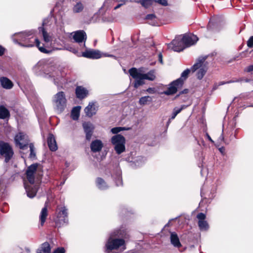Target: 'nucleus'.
Instances as JSON below:
<instances>
[{
    "instance_id": "19",
    "label": "nucleus",
    "mask_w": 253,
    "mask_h": 253,
    "mask_svg": "<svg viewBox=\"0 0 253 253\" xmlns=\"http://www.w3.org/2000/svg\"><path fill=\"white\" fill-rule=\"evenodd\" d=\"M199 220L198 225L202 230H207L209 228V225L206 221L205 220L206 218V215L203 213H200L197 216Z\"/></svg>"
},
{
    "instance_id": "7",
    "label": "nucleus",
    "mask_w": 253,
    "mask_h": 253,
    "mask_svg": "<svg viewBox=\"0 0 253 253\" xmlns=\"http://www.w3.org/2000/svg\"><path fill=\"white\" fill-rule=\"evenodd\" d=\"M111 141L117 154H121L125 151L126 139L123 135L116 134L111 138Z\"/></svg>"
},
{
    "instance_id": "49",
    "label": "nucleus",
    "mask_w": 253,
    "mask_h": 253,
    "mask_svg": "<svg viewBox=\"0 0 253 253\" xmlns=\"http://www.w3.org/2000/svg\"><path fill=\"white\" fill-rule=\"evenodd\" d=\"M117 186L122 185V179L121 177L119 176L118 180L116 181Z\"/></svg>"
},
{
    "instance_id": "53",
    "label": "nucleus",
    "mask_w": 253,
    "mask_h": 253,
    "mask_svg": "<svg viewBox=\"0 0 253 253\" xmlns=\"http://www.w3.org/2000/svg\"><path fill=\"white\" fill-rule=\"evenodd\" d=\"M206 136L211 142L212 143L214 142V141L212 140V139L211 138V137H210L208 133H206Z\"/></svg>"
},
{
    "instance_id": "24",
    "label": "nucleus",
    "mask_w": 253,
    "mask_h": 253,
    "mask_svg": "<svg viewBox=\"0 0 253 253\" xmlns=\"http://www.w3.org/2000/svg\"><path fill=\"white\" fill-rule=\"evenodd\" d=\"M170 239V242L173 246L177 248L181 247V245L180 243L179 238L176 233L171 232Z\"/></svg>"
},
{
    "instance_id": "44",
    "label": "nucleus",
    "mask_w": 253,
    "mask_h": 253,
    "mask_svg": "<svg viewBox=\"0 0 253 253\" xmlns=\"http://www.w3.org/2000/svg\"><path fill=\"white\" fill-rule=\"evenodd\" d=\"M66 49L67 50L74 53V54H77L78 53V50L73 47L69 46V47H66Z\"/></svg>"
},
{
    "instance_id": "39",
    "label": "nucleus",
    "mask_w": 253,
    "mask_h": 253,
    "mask_svg": "<svg viewBox=\"0 0 253 253\" xmlns=\"http://www.w3.org/2000/svg\"><path fill=\"white\" fill-rule=\"evenodd\" d=\"M190 72V70L189 69H187L186 70H184L181 75V77L179 79H181V80L183 81V82L184 80H185L188 76Z\"/></svg>"
},
{
    "instance_id": "52",
    "label": "nucleus",
    "mask_w": 253,
    "mask_h": 253,
    "mask_svg": "<svg viewBox=\"0 0 253 253\" xmlns=\"http://www.w3.org/2000/svg\"><path fill=\"white\" fill-rule=\"evenodd\" d=\"M159 61L161 63H163L162 55L161 53L159 55Z\"/></svg>"
},
{
    "instance_id": "36",
    "label": "nucleus",
    "mask_w": 253,
    "mask_h": 253,
    "mask_svg": "<svg viewBox=\"0 0 253 253\" xmlns=\"http://www.w3.org/2000/svg\"><path fill=\"white\" fill-rule=\"evenodd\" d=\"M183 108L184 106H181L180 108L177 107L174 108L170 119H174L176 115L179 114Z\"/></svg>"
},
{
    "instance_id": "1",
    "label": "nucleus",
    "mask_w": 253,
    "mask_h": 253,
    "mask_svg": "<svg viewBox=\"0 0 253 253\" xmlns=\"http://www.w3.org/2000/svg\"><path fill=\"white\" fill-rule=\"evenodd\" d=\"M34 32L33 30L15 33L12 36L13 41L20 45L26 47H32L36 44L39 50L43 53H49L51 50L47 49L40 46V42L37 38H34Z\"/></svg>"
},
{
    "instance_id": "55",
    "label": "nucleus",
    "mask_w": 253,
    "mask_h": 253,
    "mask_svg": "<svg viewBox=\"0 0 253 253\" xmlns=\"http://www.w3.org/2000/svg\"><path fill=\"white\" fill-rule=\"evenodd\" d=\"M124 4H122V3H120L119 4H118L115 8V9H117L120 7L122 5H124Z\"/></svg>"
},
{
    "instance_id": "8",
    "label": "nucleus",
    "mask_w": 253,
    "mask_h": 253,
    "mask_svg": "<svg viewBox=\"0 0 253 253\" xmlns=\"http://www.w3.org/2000/svg\"><path fill=\"white\" fill-rule=\"evenodd\" d=\"M14 154L12 147L6 142L0 141V156L6 163L9 162Z\"/></svg>"
},
{
    "instance_id": "54",
    "label": "nucleus",
    "mask_w": 253,
    "mask_h": 253,
    "mask_svg": "<svg viewBox=\"0 0 253 253\" xmlns=\"http://www.w3.org/2000/svg\"><path fill=\"white\" fill-rule=\"evenodd\" d=\"M0 211L3 213H6L8 211L7 209H5L4 208H2L0 209Z\"/></svg>"
},
{
    "instance_id": "56",
    "label": "nucleus",
    "mask_w": 253,
    "mask_h": 253,
    "mask_svg": "<svg viewBox=\"0 0 253 253\" xmlns=\"http://www.w3.org/2000/svg\"><path fill=\"white\" fill-rule=\"evenodd\" d=\"M225 84H227V82H220L218 84V85H223Z\"/></svg>"
},
{
    "instance_id": "58",
    "label": "nucleus",
    "mask_w": 253,
    "mask_h": 253,
    "mask_svg": "<svg viewBox=\"0 0 253 253\" xmlns=\"http://www.w3.org/2000/svg\"><path fill=\"white\" fill-rule=\"evenodd\" d=\"M224 149L223 147H221V148H220L219 149L220 152H221V153H223V150Z\"/></svg>"
},
{
    "instance_id": "28",
    "label": "nucleus",
    "mask_w": 253,
    "mask_h": 253,
    "mask_svg": "<svg viewBox=\"0 0 253 253\" xmlns=\"http://www.w3.org/2000/svg\"><path fill=\"white\" fill-rule=\"evenodd\" d=\"M48 215V212L46 207H44L42 209L40 215V220L41 222V224L43 225L44 223L45 222L47 216Z\"/></svg>"
},
{
    "instance_id": "59",
    "label": "nucleus",
    "mask_w": 253,
    "mask_h": 253,
    "mask_svg": "<svg viewBox=\"0 0 253 253\" xmlns=\"http://www.w3.org/2000/svg\"><path fill=\"white\" fill-rule=\"evenodd\" d=\"M55 49H56V50H60V49H61V48H55Z\"/></svg>"
},
{
    "instance_id": "14",
    "label": "nucleus",
    "mask_w": 253,
    "mask_h": 253,
    "mask_svg": "<svg viewBox=\"0 0 253 253\" xmlns=\"http://www.w3.org/2000/svg\"><path fill=\"white\" fill-rule=\"evenodd\" d=\"M67 215V209L65 207H62L57 215V222H59L62 225L67 224L68 221Z\"/></svg>"
},
{
    "instance_id": "29",
    "label": "nucleus",
    "mask_w": 253,
    "mask_h": 253,
    "mask_svg": "<svg viewBox=\"0 0 253 253\" xmlns=\"http://www.w3.org/2000/svg\"><path fill=\"white\" fill-rule=\"evenodd\" d=\"M81 109L80 106L75 107L73 108L71 116L74 120H77L79 119Z\"/></svg>"
},
{
    "instance_id": "22",
    "label": "nucleus",
    "mask_w": 253,
    "mask_h": 253,
    "mask_svg": "<svg viewBox=\"0 0 253 253\" xmlns=\"http://www.w3.org/2000/svg\"><path fill=\"white\" fill-rule=\"evenodd\" d=\"M47 144L50 150L55 151L57 149V145L53 135L49 134L47 137Z\"/></svg>"
},
{
    "instance_id": "15",
    "label": "nucleus",
    "mask_w": 253,
    "mask_h": 253,
    "mask_svg": "<svg viewBox=\"0 0 253 253\" xmlns=\"http://www.w3.org/2000/svg\"><path fill=\"white\" fill-rule=\"evenodd\" d=\"M82 56L88 58L99 59L102 56V54L98 50L89 49L83 52Z\"/></svg>"
},
{
    "instance_id": "13",
    "label": "nucleus",
    "mask_w": 253,
    "mask_h": 253,
    "mask_svg": "<svg viewBox=\"0 0 253 253\" xmlns=\"http://www.w3.org/2000/svg\"><path fill=\"white\" fill-rule=\"evenodd\" d=\"M182 40L185 47H189L194 44L198 40V38L194 35H184L182 37Z\"/></svg>"
},
{
    "instance_id": "34",
    "label": "nucleus",
    "mask_w": 253,
    "mask_h": 253,
    "mask_svg": "<svg viewBox=\"0 0 253 253\" xmlns=\"http://www.w3.org/2000/svg\"><path fill=\"white\" fill-rule=\"evenodd\" d=\"M146 19L149 20L148 21L149 24L153 26L156 25V16L155 15L153 14H148L146 16Z\"/></svg>"
},
{
    "instance_id": "12",
    "label": "nucleus",
    "mask_w": 253,
    "mask_h": 253,
    "mask_svg": "<svg viewBox=\"0 0 253 253\" xmlns=\"http://www.w3.org/2000/svg\"><path fill=\"white\" fill-rule=\"evenodd\" d=\"M45 77L46 78H52L53 79L54 84H58V81L60 79H62L60 76V72L55 69L54 67H51L50 70L48 71V72L45 74Z\"/></svg>"
},
{
    "instance_id": "3",
    "label": "nucleus",
    "mask_w": 253,
    "mask_h": 253,
    "mask_svg": "<svg viewBox=\"0 0 253 253\" xmlns=\"http://www.w3.org/2000/svg\"><path fill=\"white\" fill-rule=\"evenodd\" d=\"M39 165L35 164L29 167L26 171L27 178L30 185L25 184V188L27 195L30 198H34L37 192L38 185H33L35 182V175L37 174Z\"/></svg>"
},
{
    "instance_id": "4",
    "label": "nucleus",
    "mask_w": 253,
    "mask_h": 253,
    "mask_svg": "<svg viewBox=\"0 0 253 253\" xmlns=\"http://www.w3.org/2000/svg\"><path fill=\"white\" fill-rule=\"evenodd\" d=\"M123 235L119 231H117L111 233L105 244L106 252L110 253L113 250H117L120 247L123 250H125V242L124 239L117 238V237Z\"/></svg>"
},
{
    "instance_id": "6",
    "label": "nucleus",
    "mask_w": 253,
    "mask_h": 253,
    "mask_svg": "<svg viewBox=\"0 0 253 253\" xmlns=\"http://www.w3.org/2000/svg\"><path fill=\"white\" fill-rule=\"evenodd\" d=\"M67 100L63 91L57 93L53 97V103L54 109L58 113H61L66 106Z\"/></svg>"
},
{
    "instance_id": "18",
    "label": "nucleus",
    "mask_w": 253,
    "mask_h": 253,
    "mask_svg": "<svg viewBox=\"0 0 253 253\" xmlns=\"http://www.w3.org/2000/svg\"><path fill=\"white\" fill-rule=\"evenodd\" d=\"M73 38L77 42L80 43L83 42H85L86 39L85 33L84 31H78L74 32ZM84 46H85V43H84Z\"/></svg>"
},
{
    "instance_id": "27",
    "label": "nucleus",
    "mask_w": 253,
    "mask_h": 253,
    "mask_svg": "<svg viewBox=\"0 0 253 253\" xmlns=\"http://www.w3.org/2000/svg\"><path fill=\"white\" fill-rule=\"evenodd\" d=\"M40 34H42L44 41L46 43L49 42L51 41V37L49 35L47 32L45 30L43 27L39 28Z\"/></svg>"
},
{
    "instance_id": "23",
    "label": "nucleus",
    "mask_w": 253,
    "mask_h": 253,
    "mask_svg": "<svg viewBox=\"0 0 253 253\" xmlns=\"http://www.w3.org/2000/svg\"><path fill=\"white\" fill-rule=\"evenodd\" d=\"M0 83L1 86L6 89H11L13 86L12 82L5 77H2L0 78Z\"/></svg>"
},
{
    "instance_id": "51",
    "label": "nucleus",
    "mask_w": 253,
    "mask_h": 253,
    "mask_svg": "<svg viewBox=\"0 0 253 253\" xmlns=\"http://www.w3.org/2000/svg\"><path fill=\"white\" fill-rule=\"evenodd\" d=\"M4 51L5 49L2 46L0 45V56H2L4 54Z\"/></svg>"
},
{
    "instance_id": "60",
    "label": "nucleus",
    "mask_w": 253,
    "mask_h": 253,
    "mask_svg": "<svg viewBox=\"0 0 253 253\" xmlns=\"http://www.w3.org/2000/svg\"><path fill=\"white\" fill-rule=\"evenodd\" d=\"M245 81H246V82H248V80H245Z\"/></svg>"
},
{
    "instance_id": "47",
    "label": "nucleus",
    "mask_w": 253,
    "mask_h": 253,
    "mask_svg": "<svg viewBox=\"0 0 253 253\" xmlns=\"http://www.w3.org/2000/svg\"><path fill=\"white\" fill-rule=\"evenodd\" d=\"M146 91L149 93L153 94L156 92V90L155 88L149 87L147 89Z\"/></svg>"
},
{
    "instance_id": "43",
    "label": "nucleus",
    "mask_w": 253,
    "mask_h": 253,
    "mask_svg": "<svg viewBox=\"0 0 253 253\" xmlns=\"http://www.w3.org/2000/svg\"><path fill=\"white\" fill-rule=\"evenodd\" d=\"M42 65V62H38L34 67V70L35 72H37L38 70L40 69L41 67V66Z\"/></svg>"
},
{
    "instance_id": "50",
    "label": "nucleus",
    "mask_w": 253,
    "mask_h": 253,
    "mask_svg": "<svg viewBox=\"0 0 253 253\" xmlns=\"http://www.w3.org/2000/svg\"><path fill=\"white\" fill-rule=\"evenodd\" d=\"M244 80L242 79H240L239 80H230L228 82H227V84H230V83H235V82H242V81H243Z\"/></svg>"
},
{
    "instance_id": "33",
    "label": "nucleus",
    "mask_w": 253,
    "mask_h": 253,
    "mask_svg": "<svg viewBox=\"0 0 253 253\" xmlns=\"http://www.w3.org/2000/svg\"><path fill=\"white\" fill-rule=\"evenodd\" d=\"M253 97V91H252L251 92H246L242 94H241L239 97H235L234 98V100H235L236 98H239L240 99H249L251 97Z\"/></svg>"
},
{
    "instance_id": "26",
    "label": "nucleus",
    "mask_w": 253,
    "mask_h": 253,
    "mask_svg": "<svg viewBox=\"0 0 253 253\" xmlns=\"http://www.w3.org/2000/svg\"><path fill=\"white\" fill-rule=\"evenodd\" d=\"M84 9V4L80 1H77L73 6L72 10L75 13H80Z\"/></svg>"
},
{
    "instance_id": "25",
    "label": "nucleus",
    "mask_w": 253,
    "mask_h": 253,
    "mask_svg": "<svg viewBox=\"0 0 253 253\" xmlns=\"http://www.w3.org/2000/svg\"><path fill=\"white\" fill-rule=\"evenodd\" d=\"M51 251L50 247L48 243L44 242L41 245L38 249V253H50Z\"/></svg>"
},
{
    "instance_id": "21",
    "label": "nucleus",
    "mask_w": 253,
    "mask_h": 253,
    "mask_svg": "<svg viewBox=\"0 0 253 253\" xmlns=\"http://www.w3.org/2000/svg\"><path fill=\"white\" fill-rule=\"evenodd\" d=\"M76 94L77 98L79 99H83L87 96L88 94V91L84 87L81 86H78L76 89Z\"/></svg>"
},
{
    "instance_id": "2",
    "label": "nucleus",
    "mask_w": 253,
    "mask_h": 253,
    "mask_svg": "<svg viewBox=\"0 0 253 253\" xmlns=\"http://www.w3.org/2000/svg\"><path fill=\"white\" fill-rule=\"evenodd\" d=\"M130 75L135 79L134 87L135 88L144 84V80L154 81L156 78L155 72L154 70H151L146 74H144V68L143 67L136 69L132 68L128 71Z\"/></svg>"
},
{
    "instance_id": "30",
    "label": "nucleus",
    "mask_w": 253,
    "mask_h": 253,
    "mask_svg": "<svg viewBox=\"0 0 253 253\" xmlns=\"http://www.w3.org/2000/svg\"><path fill=\"white\" fill-rule=\"evenodd\" d=\"M96 185L101 190H105L108 188V186L105 181L101 178H97L96 179Z\"/></svg>"
},
{
    "instance_id": "5",
    "label": "nucleus",
    "mask_w": 253,
    "mask_h": 253,
    "mask_svg": "<svg viewBox=\"0 0 253 253\" xmlns=\"http://www.w3.org/2000/svg\"><path fill=\"white\" fill-rule=\"evenodd\" d=\"M207 57H200L194 65L192 67L193 72L196 71V77L199 80H201L208 70V62L206 61Z\"/></svg>"
},
{
    "instance_id": "61",
    "label": "nucleus",
    "mask_w": 253,
    "mask_h": 253,
    "mask_svg": "<svg viewBox=\"0 0 253 253\" xmlns=\"http://www.w3.org/2000/svg\"><path fill=\"white\" fill-rule=\"evenodd\" d=\"M251 106L253 107V105H251Z\"/></svg>"
},
{
    "instance_id": "48",
    "label": "nucleus",
    "mask_w": 253,
    "mask_h": 253,
    "mask_svg": "<svg viewBox=\"0 0 253 253\" xmlns=\"http://www.w3.org/2000/svg\"><path fill=\"white\" fill-rule=\"evenodd\" d=\"M245 71L247 72L253 71V65L249 66L245 69Z\"/></svg>"
},
{
    "instance_id": "32",
    "label": "nucleus",
    "mask_w": 253,
    "mask_h": 253,
    "mask_svg": "<svg viewBox=\"0 0 253 253\" xmlns=\"http://www.w3.org/2000/svg\"><path fill=\"white\" fill-rule=\"evenodd\" d=\"M152 101V98L149 96H145L139 99V103L141 105H144Z\"/></svg>"
},
{
    "instance_id": "11",
    "label": "nucleus",
    "mask_w": 253,
    "mask_h": 253,
    "mask_svg": "<svg viewBox=\"0 0 253 253\" xmlns=\"http://www.w3.org/2000/svg\"><path fill=\"white\" fill-rule=\"evenodd\" d=\"M183 84V81L181 79H178L172 82L168 89L164 91V93L166 95L173 94L177 91V89L181 87Z\"/></svg>"
},
{
    "instance_id": "16",
    "label": "nucleus",
    "mask_w": 253,
    "mask_h": 253,
    "mask_svg": "<svg viewBox=\"0 0 253 253\" xmlns=\"http://www.w3.org/2000/svg\"><path fill=\"white\" fill-rule=\"evenodd\" d=\"M83 126L85 133L86 140H90L94 129L93 125L89 122H84L83 124Z\"/></svg>"
},
{
    "instance_id": "42",
    "label": "nucleus",
    "mask_w": 253,
    "mask_h": 253,
    "mask_svg": "<svg viewBox=\"0 0 253 253\" xmlns=\"http://www.w3.org/2000/svg\"><path fill=\"white\" fill-rule=\"evenodd\" d=\"M144 161L145 159L143 157H138L136 161V163L137 164V165L138 166H139L140 165H141V164H142V163H144Z\"/></svg>"
},
{
    "instance_id": "35",
    "label": "nucleus",
    "mask_w": 253,
    "mask_h": 253,
    "mask_svg": "<svg viewBox=\"0 0 253 253\" xmlns=\"http://www.w3.org/2000/svg\"><path fill=\"white\" fill-rule=\"evenodd\" d=\"M130 129L129 127H115L112 128L111 129V131L113 134H117L118 132L123 131V130H127Z\"/></svg>"
},
{
    "instance_id": "38",
    "label": "nucleus",
    "mask_w": 253,
    "mask_h": 253,
    "mask_svg": "<svg viewBox=\"0 0 253 253\" xmlns=\"http://www.w3.org/2000/svg\"><path fill=\"white\" fill-rule=\"evenodd\" d=\"M29 147L30 150V157L31 159H34L36 157V153L35 151V147L34 144L33 143H30L29 145Z\"/></svg>"
},
{
    "instance_id": "37",
    "label": "nucleus",
    "mask_w": 253,
    "mask_h": 253,
    "mask_svg": "<svg viewBox=\"0 0 253 253\" xmlns=\"http://www.w3.org/2000/svg\"><path fill=\"white\" fill-rule=\"evenodd\" d=\"M139 2L141 5L145 8L148 7L152 3V0H140Z\"/></svg>"
},
{
    "instance_id": "41",
    "label": "nucleus",
    "mask_w": 253,
    "mask_h": 253,
    "mask_svg": "<svg viewBox=\"0 0 253 253\" xmlns=\"http://www.w3.org/2000/svg\"><path fill=\"white\" fill-rule=\"evenodd\" d=\"M156 2H157L162 5L167 6L168 5L167 0H154Z\"/></svg>"
},
{
    "instance_id": "31",
    "label": "nucleus",
    "mask_w": 253,
    "mask_h": 253,
    "mask_svg": "<svg viewBox=\"0 0 253 253\" xmlns=\"http://www.w3.org/2000/svg\"><path fill=\"white\" fill-rule=\"evenodd\" d=\"M9 116L8 110L3 106H0V118L5 119Z\"/></svg>"
},
{
    "instance_id": "45",
    "label": "nucleus",
    "mask_w": 253,
    "mask_h": 253,
    "mask_svg": "<svg viewBox=\"0 0 253 253\" xmlns=\"http://www.w3.org/2000/svg\"><path fill=\"white\" fill-rule=\"evenodd\" d=\"M247 45L249 47H253V36L250 37L247 42Z\"/></svg>"
},
{
    "instance_id": "20",
    "label": "nucleus",
    "mask_w": 253,
    "mask_h": 253,
    "mask_svg": "<svg viewBox=\"0 0 253 253\" xmlns=\"http://www.w3.org/2000/svg\"><path fill=\"white\" fill-rule=\"evenodd\" d=\"M90 147L93 152H98L103 148V144L100 140L96 139L91 143Z\"/></svg>"
},
{
    "instance_id": "10",
    "label": "nucleus",
    "mask_w": 253,
    "mask_h": 253,
    "mask_svg": "<svg viewBox=\"0 0 253 253\" xmlns=\"http://www.w3.org/2000/svg\"><path fill=\"white\" fill-rule=\"evenodd\" d=\"M168 47L174 51L180 52L183 50L185 46L181 36L176 37L171 42L168 44Z\"/></svg>"
},
{
    "instance_id": "57",
    "label": "nucleus",
    "mask_w": 253,
    "mask_h": 253,
    "mask_svg": "<svg viewBox=\"0 0 253 253\" xmlns=\"http://www.w3.org/2000/svg\"><path fill=\"white\" fill-rule=\"evenodd\" d=\"M221 141H223L224 140V137H223V136L222 135H221L219 138Z\"/></svg>"
},
{
    "instance_id": "40",
    "label": "nucleus",
    "mask_w": 253,
    "mask_h": 253,
    "mask_svg": "<svg viewBox=\"0 0 253 253\" xmlns=\"http://www.w3.org/2000/svg\"><path fill=\"white\" fill-rule=\"evenodd\" d=\"M215 26V25L214 23H213L211 21H210L208 25V29L209 30H214L215 31H218L216 28L214 29V27Z\"/></svg>"
},
{
    "instance_id": "9",
    "label": "nucleus",
    "mask_w": 253,
    "mask_h": 253,
    "mask_svg": "<svg viewBox=\"0 0 253 253\" xmlns=\"http://www.w3.org/2000/svg\"><path fill=\"white\" fill-rule=\"evenodd\" d=\"M28 136L22 132H18L14 137V142L15 145L21 149H24L29 143Z\"/></svg>"
},
{
    "instance_id": "46",
    "label": "nucleus",
    "mask_w": 253,
    "mask_h": 253,
    "mask_svg": "<svg viewBox=\"0 0 253 253\" xmlns=\"http://www.w3.org/2000/svg\"><path fill=\"white\" fill-rule=\"evenodd\" d=\"M53 253H65V250L63 248H59L55 250Z\"/></svg>"
},
{
    "instance_id": "17",
    "label": "nucleus",
    "mask_w": 253,
    "mask_h": 253,
    "mask_svg": "<svg viewBox=\"0 0 253 253\" xmlns=\"http://www.w3.org/2000/svg\"><path fill=\"white\" fill-rule=\"evenodd\" d=\"M97 110L98 106L96 105L95 103L93 102L89 103L88 105L84 109L86 115L89 117L94 115Z\"/></svg>"
}]
</instances>
